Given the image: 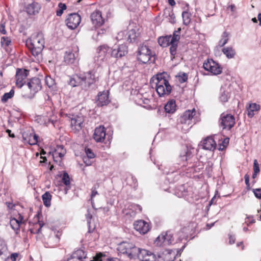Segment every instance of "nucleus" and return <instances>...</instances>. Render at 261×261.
<instances>
[{
    "instance_id": "obj_13",
    "label": "nucleus",
    "mask_w": 261,
    "mask_h": 261,
    "mask_svg": "<svg viewBox=\"0 0 261 261\" xmlns=\"http://www.w3.org/2000/svg\"><path fill=\"white\" fill-rule=\"evenodd\" d=\"M81 21V18L77 13H73L68 15L65 20L66 24L67 27L71 30L76 29L80 24Z\"/></svg>"
},
{
    "instance_id": "obj_42",
    "label": "nucleus",
    "mask_w": 261,
    "mask_h": 261,
    "mask_svg": "<svg viewBox=\"0 0 261 261\" xmlns=\"http://www.w3.org/2000/svg\"><path fill=\"white\" fill-rule=\"evenodd\" d=\"M42 200L44 205L46 207H49L51 204V195L48 192H46L42 196Z\"/></svg>"
},
{
    "instance_id": "obj_31",
    "label": "nucleus",
    "mask_w": 261,
    "mask_h": 261,
    "mask_svg": "<svg viewBox=\"0 0 261 261\" xmlns=\"http://www.w3.org/2000/svg\"><path fill=\"white\" fill-rule=\"evenodd\" d=\"M22 219L23 217L20 215L18 219L13 218L10 219V224L11 227L16 231V233H17L18 231L19 230L20 225L22 223Z\"/></svg>"
},
{
    "instance_id": "obj_41",
    "label": "nucleus",
    "mask_w": 261,
    "mask_h": 261,
    "mask_svg": "<svg viewBox=\"0 0 261 261\" xmlns=\"http://www.w3.org/2000/svg\"><path fill=\"white\" fill-rule=\"evenodd\" d=\"M186 191H185L184 185H180L176 188L174 190V194L178 197H182L186 195Z\"/></svg>"
},
{
    "instance_id": "obj_55",
    "label": "nucleus",
    "mask_w": 261,
    "mask_h": 261,
    "mask_svg": "<svg viewBox=\"0 0 261 261\" xmlns=\"http://www.w3.org/2000/svg\"><path fill=\"white\" fill-rule=\"evenodd\" d=\"M43 224H42L41 222H38V223H36L35 224V227H37L38 226H39V228L36 230H32L31 229V231L32 233H39L40 231V230L43 226Z\"/></svg>"
},
{
    "instance_id": "obj_38",
    "label": "nucleus",
    "mask_w": 261,
    "mask_h": 261,
    "mask_svg": "<svg viewBox=\"0 0 261 261\" xmlns=\"http://www.w3.org/2000/svg\"><path fill=\"white\" fill-rule=\"evenodd\" d=\"M66 152V149L62 145H58L53 152V155L54 158L59 157L60 159H62L65 155Z\"/></svg>"
},
{
    "instance_id": "obj_61",
    "label": "nucleus",
    "mask_w": 261,
    "mask_h": 261,
    "mask_svg": "<svg viewBox=\"0 0 261 261\" xmlns=\"http://www.w3.org/2000/svg\"><path fill=\"white\" fill-rule=\"evenodd\" d=\"M18 256L19 253H13L10 255V257L12 261H16L17 258L18 257Z\"/></svg>"
},
{
    "instance_id": "obj_15",
    "label": "nucleus",
    "mask_w": 261,
    "mask_h": 261,
    "mask_svg": "<svg viewBox=\"0 0 261 261\" xmlns=\"http://www.w3.org/2000/svg\"><path fill=\"white\" fill-rule=\"evenodd\" d=\"M29 71L27 69L18 68L16 73V85L18 88H21L25 83Z\"/></svg>"
},
{
    "instance_id": "obj_26",
    "label": "nucleus",
    "mask_w": 261,
    "mask_h": 261,
    "mask_svg": "<svg viewBox=\"0 0 261 261\" xmlns=\"http://www.w3.org/2000/svg\"><path fill=\"white\" fill-rule=\"evenodd\" d=\"M202 148L205 150L213 151L216 149V143L212 137H208L202 142Z\"/></svg>"
},
{
    "instance_id": "obj_37",
    "label": "nucleus",
    "mask_w": 261,
    "mask_h": 261,
    "mask_svg": "<svg viewBox=\"0 0 261 261\" xmlns=\"http://www.w3.org/2000/svg\"><path fill=\"white\" fill-rule=\"evenodd\" d=\"M7 247L5 244H1L0 245V261H6L9 258Z\"/></svg>"
},
{
    "instance_id": "obj_29",
    "label": "nucleus",
    "mask_w": 261,
    "mask_h": 261,
    "mask_svg": "<svg viewBox=\"0 0 261 261\" xmlns=\"http://www.w3.org/2000/svg\"><path fill=\"white\" fill-rule=\"evenodd\" d=\"M127 35V40L129 42L134 41L137 37L136 31L134 29L129 30L128 32L126 33L125 31H122L118 34V36L116 37L117 39L121 40L122 38L121 36L125 34Z\"/></svg>"
},
{
    "instance_id": "obj_11",
    "label": "nucleus",
    "mask_w": 261,
    "mask_h": 261,
    "mask_svg": "<svg viewBox=\"0 0 261 261\" xmlns=\"http://www.w3.org/2000/svg\"><path fill=\"white\" fill-rule=\"evenodd\" d=\"M204 69L211 72L213 75H218L222 72L220 65L213 59H208L203 65Z\"/></svg>"
},
{
    "instance_id": "obj_60",
    "label": "nucleus",
    "mask_w": 261,
    "mask_h": 261,
    "mask_svg": "<svg viewBox=\"0 0 261 261\" xmlns=\"http://www.w3.org/2000/svg\"><path fill=\"white\" fill-rule=\"evenodd\" d=\"M96 186H95L94 187H93L92 189V192H91V200H92V199L93 198V197H94L97 194H98V192L96 190Z\"/></svg>"
},
{
    "instance_id": "obj_6",
    "label": "nucleus",
    "mask_w": 261,
    "mask_h": 261,
    "mask_svg": "<svg viewBox=\"0 0 261 261\" xmlns=\"http://www.w3.org/2000/svg\"><path fill=\"white\" fill-rule=\"evenodd\" d=\"M154 55L147 45H142L138 49V59L142 63H148Z\"/></svg>"
},
{
    "instance_id": "obj_47",
    "label": "nucleus",
    "mask_w": 261,
    "mask_h": 261,
    "mask_svg": "<svg viewBox=\"0 0 261 261\" xmlns=\"http://www.w3.org/2000/svg\"><path fill=\"white\" fill-rule=\"evenodd\" d=\"M106 256L102 255L101 253L97 254L94 258V260H90V261H115V259L113 258H105Z\"/></svg>"
},
{
    "instance_id": "obj_7",
    "label": "nucleus",
    "mask_w": 261,
    "mask_h": 261,
    "mask_svg": "<svg viewBox=\"0 0 261 261\" xmlns=\"http://www.w3.org/2000/svg\"><path fill=\"white\" fill-rule=\"evenodd\" d=\"M27 86L30 90V93L23 94L25 98H32L35 94L41 90L42 86L40 79L37 77H34L27 83Z\"/></svg>"
},
{
    "instance_id": "obj_58",
    "label": "nucleus",
    "mask_w": 261,
    "mask_h": 261,
    "mask_svg": "<svg viewBox=\"0 0 261 261\" xmlns=\"http://www.w3.org/2000/svg\"><path fill=\"white\" fill-rule=\"evenodd\" d=\"M246 219L248 220L247 221H246V223H247V225H249L250 224L254 223L255 222V220L252 216L247 217L246 218Z\"/></svg>"
},
{
    "instance_id": "obj_57",
    "label": "nucleus",
    "mask_w": 261,
    "mask_h": 261,
    "mask_svg": "<svg viewBox=\"0 0 261 261\" xmlns=\"http://www.w3.org/2000/svg\"><path fill=\"white\" fill-rule=\"evenodd\" d=\"M259 167L257 160H255L253 163V172L255 173H258L259 172Z\"/></svg>"
},
{
    "instance_id": "obj_63",
    "label": "nucleus",
    "mask_w": 261,
    "mask_h": 261,
    "mask_svg": "<svg viewBox=\"0 0 261 261\" xmlns=\"http://www.w3.org/2000/svg\"><path fill=\"white\" fill-rule=\"evenodd\" d=\"M235 237L233 236H230L229 238V242L230 244H233L235 242Z\"/></svg>"
},
{
    "instance_id": "obj_52",
    "label": "nucleus",
    "mask_w": 261,
    "mask_h": 261,
    "mask_svg": "<svg viewBox=\"0 0 261 261\" xmlns=\"http://www.w3.org/2000/svg\"><path fill=\"white\" fill-rule=\"evenodd\" d=\"M62 182L66 186H69L70 185V178L69 175L67 173L64 172L63 174L62 177Z\"/></svg>"
},
{
    "instance_id": "obj_9",
    "label": "nucleus",
    "mask_w": 261,
    "mask_h": 261,
    "mask_svg": "<svg viewBox=\"0 0 261 261\" xmlns=\"http://www.w3.org/2000/svg\"><path fill=\"white\" fill-rule=\"evenodd\" d=\"M112 49L107 45H102L98 47L97 49V55L95 57V60L97 62H103L107 61L111 56Z\"/></svg>"
},
{
    "instance_id": "obj_53",
    "label": "nucleus",
    "mask_w": 261,
    "mask_h": 261,
    "mask_svg": "<svg viewBox=\"0 0 261 261\" xmlns=\"http://www.w3.org/2000/svg\"><path fill=\"white\" fill-rule=\"evenodd\" d=\"M186 230L185 228H184L181 229V230L178 232V240L179 241H181L184 239H187L188 236L187 234L185 233V231Z\"/></svg>"
},
{
    "instance_id": "obj_27",
    "label": "nucleus",
    "mask_w": 261,
    "mask_h": 261,
    "mask_svg": "<svg viewBox=\"0 0 261 261\" xmlns=\"http://www.w3.org/2000/svg\"><path fill=\"white\" fill-rule=\"evenodd\" d=\"M23 140L25 143H27L30 145H35L38 142V136L34 133H26L22 134Z\"/></svg>"
},
{
    "instance_id": "obj_14",
    "label": "nucleus",
    "mask_w": 261,
    "mask_h": 261,
    "mask_svg": "<svg viewBox=\"0 0 261 261\" xmlns=\"http://www.w3.org/2000/svg\"><path fill=\"white\" fill-rule=\"evenodd\" d=\"M180 31L181 29L179 28L177 30L175 31L173 34L172 42L170 44V53L172 59L174 58L175 55L176 54L177 44L180 38Z\"/></svg>"
},
{
    "instance_id": "obj_4",
    "label": "nucleus",
    "mask_w": 261,
    "mask_h": 261,
    "mask_svg": "<svg viewBox=\"0 0 261 261\" xmlns=\"http://www.w3.org/2000/svg\"><path fill=\"white\" fill-rule=\"evenodd\" d=\"M117 250L120 253L126 254L130 259H139L143 249L137 247L132 243L122 242L119 245Z\"/></svg>"
},
{
    "instance_id": "obj_44",
    "label": "nucleus",
    "mask_w": 261,
    "mask_h": 261,
    "mask_svg": "<svg viewBox=\"0 0 261 261\" xmlns=\"http://www.w3.org/2000/svg\"><path fill=\"white\" fill-rule=\"evenodd\" d=\"M182 17L184 24L188 25L191 22V14L187 11H184L182 13Z\"/></svg>"
},
{
    "instance_id": "obj_32",
    "label": "nucleus",
    "mask_w": 261,
    "mask_h": 261,
    "mask_svg": "<svg viewBox=\"0 0 261 261\" xmlns=\"http://www.w3.org/2000/svg\"><path fill=\"white\" fill-rule=\"evenodd\" d=\"M141 254L140 261H156L154 255L147 250H143Z\"/></svg>"
},
{
    "instance_id": "obj_28",
    "label": "nucleus",
    "mask_w": 261,
    "mask_h": 261,
    "mask_svg": "<svg viewBox=\"0 0 261 261\" xmlns=\"http://www.w3.org/2000/svg\"><path fill=\"white\" fill-rule=\"evenodd\" d=\"M230 96V92L229 88L226 86H222L220 90L219 99L221 102L228 101Z\"/></svg>"
},
{
    "instance_id": "obj_10",
    "label": "nucleus",
    "mask_w": 261,
    "mask_h": 261,
    "mask_svg": "<svg viewBox=\"0 0 261 261\" xmlns=\"http://www.w3.org/2000/svg\"><path fill=\"white\" fill-rule=\"evenodd\" d=\"M81 75L83 82V88L86 90L91 85L94 84L97 78L95 75V72L93 70L81 73Z\"/></svg>"
},
{
    "instance_id": "obj_3",
    "label": "nucleus",
    "mask_w": 261,
    "mask_h": 261,
    "mask_svg": "<svg viewBox=\"0 0 261 261\" xmlns=\"http://www.w3.org/2000/svg\"><path fill=\"white\" fill-rule=\"evenodd\" d=\"M44 35L42 32H39L37 34L32 35L31 39L27 41V44L31 49L32 55L35 57L40 55L44 47Z\"/></svg>"
},
{
    "instance_id": "obj_40",
    "label": "nucleus",
    "mask_w": 261,
    "mask_h": 261,
    "mask_svg": "<svg viewBox=\"0 0 261 261\" xmlns=\"http://www.w3.org/2000/svg\"><path fill=\"white\" fill-rule=\"evenodd\" d=\"M126 181L127 185L134 189H136L138 186V182L136 178L131 174L127 176Z\"/></svg>"
},
{
    "instance_id": "obj_2",
    "label": "nucleus",
    "mask_w": 261,
    "mask_h": 261,
    "mask_svg": "<svg viewBox=\"0 0 261 261\" xmlns=\"http://www.w3.org/2000/svg\"><path fill=\"white\" fill-rule=\"evenodd\" d=\"M155 81V90L160 97L169 95L172 90V87L168 80L166 78L165 73L157 74L153 77Z\"/></svg>"
},
{
    "instance_id": "obj_8",
    "label": "nucleus",
    "mask_w": 261,
    "mask_h": 261,
    "mask_svg": "<svg viewBox=\"0 0 261 261\" xmlns=\"http://www.w3.org/2000/svg\"><path fill=\"white\" fill-rule=\"evenodd\" d=\"M142 211V207L138 204L128 203L125 205L122 214L127 219L133 218L137 213Z\"/></svg>"
},
{
    "instance_id": "obj_18",
    "label": "nucleus",
    "mask_w": 261,
    "mask_h": 261,
    "mask_svg": "<svg viewBox=\"0 0 261 261\" xmlns=\"http://www.w3.org/2000/svg\"><path fill=\"white\" fill-rule=\"evenodd\" d=\"M41 7V5L40 3L34 1L25 6V10L29 15L35 16L39 13Z\"/></svg>"
},
{
    "instance_id": "obj_1",
    "label": "nucleus",
    "mask_w": 261,
    "mask_h": 261,
    "mask_svg": "<svg viewBox=\"0 0 261 261\" xmlns=\"http://www.w3.org/2000/svg\"><path fill=\"white\" fill-rule=\"evenodd\" d=\"M191 155L192 153L191 151L186 148L180 153L177 160V162L175 164V165H176V166L172 167L168 171L164 170L163 171L164 173L168 175L167 178L169 182H174L177 180L178 174H176V179H172V174L175 173L178 170L184 167H188L187 173L196 172V169L195 168H194V167L196 166L197 161H194V162L190 161Z\"/></svg>"
},
{
    "instance_id": "obj_43",
    "label": "nucleus",
    "mask_w": 261,
    "mask_h": 261,
    "mask_svg": "<svg viewBox=\"0 0 261 261\" xmlns=\"http://www.w3.org/2000/svg\"><path fill=\"white\" fill-rule=\"evenodd\" d=\"M86 218L87 221V225L88 226V232H91L95 229V225H91V221L92 218V214L89 212V211H87V214H86Z\"/></svg>"
},
{
    "instance_id": "obj_20",
    "label": "nucleus",
    "mask_w": 261,
    "mask_h": 261,
    "mask_svg": "<svg viewBox=\"0 0 261 261\" xmlns=\"http://www.w3.org/2000/svg\"><path fill=\"white\" fill-rule=\"evenodd\" d=\"M92 24L97 28L101 27L105 22L103 19L101 13L99 11L96 10L94 11L90 16Z\"/></svg>"
},
{
    "instance_id": "obj_22",
    "label": "nucleus",
    "mask_w": 261,
    "mask_h": 261,
    "mask_svg": "<svg viewBox=\"0 0 261 261\" xmlns=\"http://www.w3.org/2000/svg\"><path fill=\"white\" fill-rule=\"evenodd\" d=\"M109 95V91H103L99 92L97 95V98L96 100L97 106L99 107H102L108 105L110 102Z\"/></svg>"
},
{
    "instance_id": "obj_21",
    "label": "nucleus",
    "mask_w": 261,
    "mask_h": 261,
    "mask_svg": "<svg viewBox=\"0 0 261 261\" xmlns=\"http://www.w3.org/2000/svg\"><path fill=\"white\" fill-rule=\"evenodd\" d=\"M134 226L135 230L142 234H145L150 229L149 224L143 220L135 221Z\"/></svg>"
},
{
    "instance_id": "obj_25",
    "label": "nucleus",
    "mask_w": 261,
    "mask_h": 261,
    "mask_svg": "<svg viewBox=\"0 0 261 261\" xmlns=\"http://www.w3.org/2000/svg\"><path fill=\"white\" fill-rule=\"evenodd\" d=\"M177 251L176 250L166 249L163 252L159 257L164 261H173L176 258Z\"/></svg>"
},
{
    "instance_id": "obj_17",
    "label": "nucleus",
    "mask_w": 261,
    "mask_h": 261,
    "mask_svg": "<svg viewBox=\"0 0 261 261\" xmlns=\"http://www.w3.org/2000/svg\"><path fill=\"white\" fill-rule=\"evenodd\" d=\"M196 114V111L194 109L192 110L186 111L179 118V122L181 124H186L188 126L192 125V119Z\"/></svg>"
},
{
    "instance_id": "obj_39",
    "label": "nucleus",
    "mask_w": 261,
    "mask_h": 261,
    "mask_svg": "<svg viewBox=\"0 0 261 261\" xmlns=\"http://www.w3.org/2000/svg\"><path fill=\"white\" fill-rule=\"evenodd\" d=\"M222 53L228 59H232L236 55V51L232 47H224L222 50Z\"/></svg>"
},
{
    "instance_id": "obj_24",
    "label": "nucleus",
    "mask_w": 261,
    "mask_h": 261,
    "mask_svg": "<svg viewBox=\"0 0 261 261\" xmlns=\"http://www.w3.org/2000/svg\"><path fill=\"white\" fill-rule=\"evenodd\" d=\"M106 130L103 126H100L95 129L93 138L97 142H101L106 137Z\"/></svg>"
},
{
    "instance_id": "obj_59",
    "label": "nucleus",
    "mask_w": 261,
    "mask_h": 261,
    "mask_svg": "<svg viewBox=\"0 0 261 261\" xmlns=\"http://www.w3.org/2000/svg\"><path fill=\"white\" fill-rule=\"evenodd\" d=\"M39 119L40 120V121H39V122L41 124H47V122H46V120L47 119L46 117H44V116H39V118L37 119V120H38Z\"/></svg>"
},
{
    "instance_id": "obj_33",
    "label": "nucleus",
    "mask_w": 261,
    "mask_h": 261,
    "mask_svg": "<svg viewBox=\"0 0 261 261\" xmlns=\"http://www.w3.org/2000/svg\"><path fill=\"white\" fill-rule=\"evenodd\" d=\"M85 153L86 155L83 157V161L86 166H90L92 163L90 160L95 158V154L91 149L88 148H85Z\"/></svg>"
},
{
    "instance_id": "obj_54",
    "label": "nucleus",
    "mask_w": 261,
    "mask_h": 261,
    "mask_svg": "<svg viewBox=\"0 0 261 261\" xmlns=\"http://www.w3.org/2000/svg\"><path fill=\"white\" fill-rule=\"evenodd\" d=\"M169 17V21L171 23H174L176 22V19L175 15L173 12V11H171L169 12L168 14Z\"/></svg>"
},
{
    "instance_id": "obj_23",
    "label": "nucleus",
    "mask_w": 261,
    "mask_h": 261,
    "mask_svg": "<svg viewBox=\"0 0 261 261\" xmlns=\"http://www.w3.org/2000/svg\"><path fill=\"white\" fill-rule=\"evenodd\" d=\"M77 50V47H75L74 48V53L71 50L66 51L64 56V61L66 63L70 64H73L74 62L79 56Z\"/></svg>"
},
{
    "instance_id": "obj_48",
    "label": "nucleus",
    "mask_w": 261,
    "mask_h": 261,
    "mask_svg": "<svg viewBox=\"0 0 261 261\" xmlns=\"http://www.w3.org/2000/svg\"><path fill=\"white\" fill-rule=\"evenodd\" d=\"M176 76L180 83L186 82L188 79V74L183 72H180Z\"/></svg>"
},
{
    "instance_id": "obj_12",
    "label": "nucleus",
    "mask_w": 261,
    "mask_h": 261,
    "mask_svg": "<svg viewBox=\"0 0 261 261\" xmlns=\"http://www.w3.org/2000/svg\"><path fill=\"white\" fill-rule=\"evenodd\" d=\"M220 123L223 129L229 130L235 124L234 118L231 115L222 113L221 115Z\"/></svg>"
},
{
    "instance_id": "obj_62",
    "label": "nucleus",
    "mask_w": 261,
    "mask_h": 261,
    "mask_svg": "<svg viewBox=\"0 0 261 261\" xmlns=\"http://www.w3.org/2000/svg\"><path fill=\"white\" fill-rule=\"evenodd\" d=\"M245 178V182L247 188H249L250 184H249V176L247 174H246L244 176Z\"/></svg>"
},
{
    "instance_id": "obj_46",
    "label": "nucleus",
    "mask_w": 261,
    "mask_h": 261,
    "mask_svg": "<svg viewBox=\"0 0 261 261\" xmlns=\"http://www.w3.org/2000/svg\"><path fill=\"white\" fill-rule=\"evenodd\" d=\"M14 95V90L11 89L9 92L5 93L1 98V100L3 102H7L8 99L12 98Z\"/></svg>"
},
{
    "instance_id": "obj_56",
    "label": "nucleus",
    "mask_w": 261,
    "mask_h": 261,
    "mask_svg": "<svg viewBox=\"0 0 261 261\" xmlns=\"http://www.w3.org/2000/svg\"><path fill=\"white\" fill-rule=\"evenodd\" d=\"M252 191L256 198L261 199V189H253Z\"/></svg>"
},
{
    "instance_id": "obj_49",
    "label": "nucleus",
    "mask_w": 261,
    "mask_h": 261,
    "mask_svg": "<svg viewBox=\"0 0 261 261\" xmlns=\"http://www.w3.org/2000/svg\"><path fill=\"white\" fill-rule=\"evenodd\" d=\"M45 83L49 88H54L55 87V81L50 76H46L45 77Z\"/></svg>"
},
{
    "instance_id": "obj_51",
    "label": "nucleus",
    "mask_w": 261,
    "mask_h": 261,
    "mask_svg": "<svg viewBox=\"0 0 261 261\" xmlns=\"http://www.w3.org/2000/svg\"><path fill=\"white\" fill-rule=\"evenodd\" d=\"M1 42L2 46L7 47L10 44L11 40L10 38L4 36L1 38Z\"/></svg>"
},
{
    "instance_id": "obj_35",
    "label": "nucleus",
    "mask_w": 261,
    "mask_h": 261,
    "mask_svg": "<svg viewBox=\"0 0 261 261\" xmlns=\"http://www.w3.org/2000/svg\"><path fill=\"white\" fill-rule=\"evenodd\" d=\"M176 105L174 99L169 100L164 107L166 113L172 114L176 111Z\"/></svg>"
},
{
    "instance_id": "obj_19",
    "label": "nucleus",
    "mask_w": 261,
    "mask_h": 261,
    "mask_svg": "<svg viewBox=\"0 0 261 261\" xmlns=\"http://www.w3.org/2000/svg\"><path fill=\"white\" fill-rule=\"evenodd\" d=\"M84 121L83 116L81 114L72 115L70 118L71 127L72 129L80 130L82 129L83 123Z\"/></svg>"
},
{
    "instance_id": "obj_30",
    "label": "nucleus",
    "mask_w": 261,
    "mask_h": 261,
    "mask_svg": "<svg viewBox=\"0 0 261 261\" xmlns=\"http://www.w3.org/2000/svg\"><path fill=\"white\" fill-rule=\"evenodd\" d=\"M68 84L72 87L80 85L83 87V82L81 73L73 75L72 76H70L68 81Z\"/></svg>"
},
{
    "instance_id": "obj_36",
    "label": "nucleus",
    "mask_w": 261,
    "mask_h": 261,
    "mask_svg": "<svg viewBox=\"0 0 261 261\" xmlns=\"http://www.w3.org/2000/svg\"><path fill=\"white\" fill-rule=\"evenodd\" d=\"M260 109V106L255 103H250L247 108V115L249 117L252 118L254 115V112L258 111Z\"/></svg>"
},
{
    "instance_id": "obj_5",
    "label": "nucleus",
    "mask_w": 261,
    "mask_h": 261,
    "mask_svg": "<svg viewBox=\"0 0 261 261\" xmlns=\"http://www.w3.org/2000/svg\"><path fill=\"white\" fill-rule=\"evenodd\" d=\"M177 241H174V238L171 232L168 231L162 233L155 239L154 244L156 246L161 247L174 244Z\"/></svg>"
},
{
    "instance_id": "obj_34",
    "label": "nucleus",
    "mask_w": 261,
    "mask_h": 261,
    "mask_svg": "<svg viewBox=\"0 0 261 261\" xmlns=\"http://www.w3.org/2000/svg\"><path fill=\"white\" fill-rule=\"evenodd\" d=\"M158 43L159 45L163 47H167L170 45L172 42V36L171 35L162 36L158 38Z\"/></svg>"
},
{
    "instance_id": "obj_45",
    "label": "nucleus",
    "mask_w": 261,
    "mask_h": 261,
    "mask_svg": "<svg viewBox=\"0 0 261 261\" xmlns=\"http://www.w3.org/2000/svg\"><path fill=\"white\" fill-rule=\"evenodd\" d=\"M229 34L227 32H224L222 35V38L219 42V45L222 47L224 46L228 42Z\"/></svg>"
},
{
    "instance_id": "obj_50",
    "label": "nucleus",
    "mask_w": 261,
    "mask_h": 261,
    "mask_svg": "<svg viewBox=\"0 0 261 261\" xmlns=\"http://www.w3.org/2000/svg\"><path fill=\"white\" fill-rule=\"evenodd\" d=\"M58 7L59 10H57L56 15L58 16H61L62 15L64 10L67 9V6L65 4L60 3L58 4Z\"/></svg>"
},
{
    "instance_id": "obj_16",
    "label": "nucleus",
    "mask_w": 261,
    "mask_h": 261,
    "mask_svg": "<svg viewBox=\"0 0 261 261\" xmlns=\"http://www.w3.org/2000/svg\"><path fill=\"white\" fill-rule=\"evenodd\" d=\"M128 48L127 46L122 44L121 45H117L114 48L112 49L111 56L115 58H121L125 56L127 54Z\"/></svg>"
},
{
    "instance_id": "obj_64",
    "label": "nucleus",
    "mask_w": 261,
    "mask_h": 261,
    "mask_svg": "<svg viewBox=\"0 0 261 261\" xmlns=\"http://www.w3.org/2000/svg\"><path fill=\"white\" fill-rule=\"evenodd\" d=\"M0 33L3 34H5L6 33V31L5 29V25L3 24L0 25Z\"/></svg>"
}]
</instances>
